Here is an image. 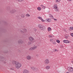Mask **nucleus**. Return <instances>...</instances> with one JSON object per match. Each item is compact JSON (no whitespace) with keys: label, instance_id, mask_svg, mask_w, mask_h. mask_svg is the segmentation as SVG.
I'll return each mask as SVG.
<instances>
[{"label":"nucleus","instance_id":"f257e3e1","mask_svg":"<svg viewBox=\"0 0 73 73\" xmlns=\"http://www.w3.org/2000/svg\"><path fill=\"white\" fill-rule=\"evenodd\" d=\"M38 27L40 30L41 31H44L46 30V27L44 26H43L41 24H39L38 25Z\"/></svg>","mask_w":73,"mask_h":73},{"label":"nucleus","instance_id":"f03ea898","mask_svg":"<svg viewBox=\"0 0 73 73\" xmlns=\"http://www.w3.org/2000/svg\"><path fill=\"white\" fill-rule=\"evenodd\" d=\"M15 64V67L17 69H19L21 67V64L19 62H17Z\"/></svg>","mask_w":73,"mask_h":73},{"label":"nucleus","instance_id":"7ed1b4c3","mask_svg":"<svg viewBox=\"0 0 73 73\" xmlns=\"http://www.w3.org/2000/svg\"><path fill=\"white\" fill-rule=\"evenodd\" d=\"M68 72H71V73H73V68L71 67H68Z\"/></svg>","mask_w":73,"mask_h":73},{"label":"nucleus","instance_id":"20e7f679","mask_svg":"<svg viewBox=\"0 0 73 73\" xmlns=\"http://www.w3.org/2000/svg\"><path fill=\"white\" fill-rule=\"evenodd\" d=\"M30 68L31 70H34V71H38V68H37L35 67H30Z\"/></svg>","mask_w":73,"mask_h":73},{"label":"nucleus","instance_id":"39448f33","mask_svg":"<svg viewBox=\"0 0 73 73\" xmlns=\"http://www.w3.org/2000/svg\"><path fill=\"white\" fill-rule=\"evenodd\" d=\"M37 46H35L30 48L29 50H35V49H37Z\"/></svg>","mask_w":73,"mask_h":73},{"label":"nucleus","instance_id":"423d86ee","mask_svg":"<svg viewBox=\"0 0 73 73\" xmlns=\"http://www.w3.org/2000/svg\"><path fill=\"white\" fill-rule=\"evenodd\" d=\"M44 62L46 64H49L50 63V62L49 59H46L44 60Z\"/></svg>","mask_w":73,"mask_h":73},{"label":"nucleus","instance_id":"0eeeda50","mask_svg":"<svg viewBox=\"0 0 73 73\" xmlns=\"http://www.w3.org/2000/svg\"><path fill=\"white\" fill-rule=\"evenodd\" d=\"M29 39L30 41H33V40H34V38L32 36H30L29 37Z\"/></svg>","mask_w":73,"mask_h":73},{"label":"nucleus","instance_id":"6e6552de","mask_svg":"<svg viewBox=\"0 0 73 73\" xmlns=\"http://www.w3.org/2000/svg\"><path fill=\"white\" fill-rule=\"evenodd\" d=\"M63 41L64 43H70V42H69L68 40H64Z\"/></svg>","mask_w":73,"mask_h":73},{"label":"nucleus","instance_id":"1a4fd4ad","mask_svg":"<svg viewBox=\"0 0 73 73\" xmlns=\"http://www.w3.org/2000/svg\"><path fill=\"white\" fill-rule=\"evenodd\" d=\"M27 60H29L31 59V56L29 55L27 57Z\"/></svg>","mask_w":73,"mask_h":73},{"label":"nucleus","instance_id":"9d476101","mask_svg":"<svg viewBox=\"0 0 73 73\" xmlns=\"http://www.w3.org/2000/svg\"><path fill=\"white\" fill-rule=\"evenodd\" d=\"M16 10L14 9L10 11V12L11 13H14L16 12Z\"/></svg>","mask_w":73,"mask_h":73},{"label":"nucleus","instance_id":"9b49d317","mask_svg":"<svg viewBox=\"0 0 73 73\" xmlns=\"http://www.w3.org/2000/svg\"><path fill=\"white\" fill-rule=\"evenodd\" d=\"M23 73H29V72L27 70H23Z\"/></svg>","mask_w":73,"mask_h":73},{"label":"nucleus","instance_id":"f8f14e48","mask_svg":"<svg viewBox=\"0 0 73 73\" xmlns=\"http://www.w3.org/2000/svg\"><path fill=\"white\" fill-rule=\"evenodd\" d=\"M46 68L47 70H48L50 68V66H47L46 67Z\"/></svg>","mask_w":73,"mask_h":73},{"label":"nucleus","instance_id":"ddd939ff","mask_svg":"<svg viewBox=\"0 0 73 73\" xmlns=\"http://www.w3.org/2000/svg\"><path fill=\"white\" fill-rule=\"evenodd\" d=\"M54 37V36L50 34L48 35V37L49 38H52V37Z\"/></svg>","mask_w":73,"mask_h":73},{"label":"nucleus","instance_id":"4468645a","mask_svg":"<svg viewBox=\"0 0 73 73\" xmlns=\"http://www.w3.org/2000/svg\"><path fill=\"white\" fill-rule=\"evenodd\" d=\"M18 42L19 44H22V43H23V41L21 40H19L18 41Z\"/></svg>","mask_w":73,"mask_h":73},{"label":"nucleus","instance_id":"2eb2a0df","mask_svg":"<svg viewBox=\"0 0 73 73\" xmlns=\"http://www.w3.org/2000/svg\"><path fill=\"white\" fill-rule=\"evenodd\" d=\"M17 62L15 61H12V64H15V65H16V63H17Z\"/></svg>","mask_w":73,"mask_h":73},{"label":"nucleus","instance_id":"dca6fc26","mask_svg":"<svg viewBox=\"0 0 73 73\" xmlns=\"http://www.w3.org/2000/svg\"><path fill=\"white\" fill-rule=\"evenodd\" d=\"M51 30H52V29H51V28H50V27H48V28L47 31L48 32H50V31H51Z\"/></svg>","mask_w":73,"mask_h":73},{"label":"nucleus","instance_id":"f3484780","mask_svg":"<svg viewBox=\"0 0 73 73\" xmlns=\"http://www.w3.org/2000/svg\"><path fill=\"white\" fill-rule=\"evenodd\" d=\"M49 17H50L51 19H53V16L52 14H49Z\"/></svg>","mask_w":73,"mask_h":73},{"label":"nucleus","instance_id":"a211bd4d","mask_svg":"<svg viewBox=\"0 0 73 73\" xmlns=\"http://www.w3.org/2000/svg\"><path fill=\"white\" fill-rule=\"evenodd\" d=\"M51 21H52V20L50 19H47V22H48V23L50 22Z\"/></svg>","mask_w":73,"mask_h":73},{"label":"nucleus","instance_id":"6ab92c4d","mask_svg":"<svg viewBox=\"0 0 73 73\" xmlns=\"http://www.w3.org/2000/svg\"><path fill=\"white\" fill-rule=\"evenodd\" d=\"M55 11H56V12H58L59 11V9H58V8H56L55 9Z\"/></svg>","mask_w":73,"mask_h":73},{"label":"nucleus","instance_id":"aec40b11","mask_svg":"<svg viewBox=\"0 0 73 73\" xmlns=\"http://www.w3.org/2000/svg\"><path fill=\"white\" fill-rule=\"evenodd\" d=\"M25 14H22L21 15V17L22 18H24L25 17Z\"/></svg>","mask_w":73,"mask_h":73},{"label":"nucleus","instance_id":"412c9836","mask_svg":"<svg viewBox=\"0 0 73 73\" xmlns=\"http://www.w3.org/2000/svg\"><path fill=\"white\" fill-rule=\"evenodd\" d=\"M32 44V42L31 41H29L28 42V45H31Z\"/></svg>","mask_w":73,"mask_h":73},{"label":"nucleus","instance_id":"4be33fe9","mask_svg":"<svg viewBox=\"0 0 73 73\" xmlns=\"http://www.w3.org/2000/svg\"><path fill=\"white\" fill-rule=\"evenodd\" d=\"M54 8H55V9H56V8H57L58 7H57V5H54Z\"/></svg>","mask_w":73,"mask_h":73},{"label":"nucleus","instance_id":"5701e85b","mask_svg":"<svg viewBox=\"0 0 73 73\" xmlns=\"http://www.w3.org/2000/svg\"><path fill=\"white\" fill-rule=\"evenodd\" d=\"M37 9L38 11H41V8L40 7H38L37 8Z\"/></svg>","mask_w":73,"mask_h":73},{"label":"nucleus","instance_id":"b1692460","mask_svg":"<svg viewBox=\"0 0 73 73\" xmlns=\"http://www.w3.org/2000/svg\"><path fill=\"white\" fill-rule=\"evenodd\" d=\"M70 31L73 30V27H71L70 28Z\"/></svg>","mask_w":73,"mask_h":73},{"label":"nucleus","instance_id":"393cba45","mask_svg":"<svg viewBox=\"0 0 73 73\" xmlns=\"http://www.w3.org/2000/svg\"><path fill=\"white\" fill-rule=\"evenodd\" d=\"M52 44H53L54 45H56V42H55V41H53L52 42Z\"/></svg>","mask_w":73,"mask_h":73},{"label":"nucleus","instance_id":"a878e982","mask_svg":"<svg viewBox=\"0 0 73 73\" xmlns=\"http://www.w3.org/2000/svg\"><path fill=\"white\" fill-rule=\"evenodd\" d=\"M37 18L39 20H40L42 19V18L41 17H37Z\"/></svg>","mask_w":73,"mask_h":73},{"label":"nucleus","instance_id":"bb28decb","mask_svg":"<svg viewBox=\"0 0 73 73\" xmlns=\"http://www.w3.org/2000/svg\"><path fill=\"white\" fill-rule=\"evenodd\" d=\"M56 42H58V43H60V41L58 40H56Z\"/></svg>","mask_w":73,"mask_h":73},{"label":"nucleus","instance_id":"cd10ccee","mask_svg":"<svg viewBox=\"0 0 73 73\" xmlns=\"http://www.w3.org/2000/svg\"><path fill=\"white\" fill-rule=\"evenodd\" d=\"M42 22H45V21L42 18L40 20Z\"/></svg>","mask_w":73,"mask_h":73},{"label":"nucleus","instance_id":"c85d7f7f","mask_svg":"<svg viewBox=\"0 0 73 73\" xmlns=\"http://www.w3.org/2000/svg\"><path fill=\"white\" fill-rule=\"evenodd\" d=\"M26 16L27 17H30V15L28 14H27L26 15Z\"/></svg>","mask_w":73,"mask_h":73},{"label":"nucleus","instance_id":"c756f323","mask_svg":"<svg viewBox=\"0 0 73 73\" xmlns=\"http://www.w3.org/2000/svg\"><path fill=\"white\" fill-rule=\"evenodd\" d=\"M60 1V0H56V2L57 3H58V2H59Z\"/></svg>","mask_w":73,"mask_h":73},{"label":"nucleus","instance_id":"7c9ffc66","mask_svg":"<svg viewBox=\"0 0 73 73\" xmlns=\"http://www.w3.org/2000/svg\"><path fill=\"white\" fill-rule=\"evenodd\" d=\"M33 30L34 31H35V32H36L37 31V29H36L35 28L33 29Z\"/></svg>","mask_w":73,"mask_h":73},{"label":"nucleus","instance_id":"2f4dec72","mask_svg":"<svg viewBox=\"0 0 73 73\" xmlns=\"http://www.w3.org/2000/svg\"><path fill=\"white\" fill-rule=\"evenodd\" d=\"M23 31H24L25 32H27V29H23Z\"/></svg>","mask_w":73,"mask_h":73},{"label":"nucleus","instance_id":"473e14b6","mask_svg":"<svg viewBox=\"0 0 73 73\" xmlns=\"http://www.w3.org/2000/svg\"><path fill=\"white\" fill-rule=\"evenodd\" d=\"M53 41V39L52 38H51L50 40V42H52V41Z\"/></svg>","mask_w":73,"mask_h":73},{"label":"nucleus","instance_id":"72a5a7b5","mask_svg":"<svg viewBox=\"0 0 73 73\" xmlns=\"http://www.w3.org/2000/svg\"><path fill=\"white\" fill-rule=\"evenodd\" d=\"M20 32L21 33H24V31H21V30L20 31Z\"/></svg>","mask_w":73,"mask_h":73},{"label":"nucleus","instance_id":"f704fd0d","mask_svg":"<svg viewBox=\"0 0 73 73\" xmlns=\"http://www.w3.org/2000/svg\"><path fill=\"white\" fill-rule=\"evenodd\" d=\"M71 36H72V37H73V33H72L70 34Z\"/></svg>","mask_w":73,"mask_h":73},{"label":"nucleus","instance_id":"c9c22d12","mask_svg":"<svg viewBox=\"0 0 73 73\" xmlns=\"http://www.w3.org/2000/svg\"><path fill=\"white\" fill-rule=\"evenodd\" d=\"M60 47L61 48H64V46H63L62 45H61L60 46Z\"/></svg>","mask_w":73,"mask_h":73},{"label":"nucleus","instance_id":"e433bc0d","mask_svg":"<svg viewBox=\"0 0 73 73\" xmlns=\"http://www.w3.org/2000/svg\"><path fill=\"white\" fill-rule=\"evenodd\" d=\"M54 19L55 21H57V20L56 19Z\"/></svg>","mask_w":73,"mask_h":73},{"label":"nucleus","instance_id":"4c0bfd02","mask_svg":"<svg viewBox=\"0 0 73 73\" xmlns=\"http://www.w3.org/2000/svg\"><path fill=\"white\" fill-rule=\"evenodd\" d=\"M25 36H26L25 34H24L22 36H23V37H25Z\"/></svg>","mask_w":73,"mask_h":73},{"label":"nucleus","instance_id":"58836bf2","mask_svg":"<svg viewBox=\"0 0 73 73\" xmlns=\"http://www.w3.org/2000/svg\"><path fill=\"white\" fill-rule=\"evenodd\" d=\"M40 6L41 7H42V8L44 6V5H40Z\"/></svg>","mask_w":73,"mask_h":73},{"label":"nucleus","instance_id":"ea45409f","mask_svg":"<svg viewBox=\"0 0 73 73\" xmlns=\"http://www.w3.org/2000/svg\"><path fill=\"white\" fill-rule=\"evenodd\" d=\"M42 9H45V6H43L42 7Z\"/></svg>","mask_w":73,"mask_h":73},{"label":"nucleus","instance_id":"a19ab883","mask_svg":"<svg viewBox=\"0 0 73 73\" xmlns=\"http://www.w3.org/2000/svg\"><path fill=\"white\" fill-rule=\"evenodd\" d=\"M58 51V50H57V49H55V52H57Z\"/></svg>","mask_w":73,"mask_h":73},{"label":"nucleus","instance_id":"79ce46f5","mask_svg":"<svg viewBox=\"0 0 73 73\" xmlns=\"http://www.w3.org/2000/svg\"><path fill=\"white\" fill-rule=\"evenodd\" d=\"M68 36H66V37H65V38H68Z\"/></svg>","mask_w":73,"mask_h":73},{"label":"nucleus","instance_id":"37998d69","mask_svg":"<svg viewBox=\"0 0 73 73\" xmlns=\"http://www.w3.org/2000/svg\"><path fill=\"white\" fill-rule=\"evenodd\" d=\"M72 49L73 50V47L72 48Z\"/></svg>","mask_w":73,"mask_h":73},{"label":"nucleus","instance_id":"c03bdc74","mask_svg":"<svg viewBox=\"0 0 73 73\" xmlns=\"http://www.w3.org/2000/svg\"><path fill=\"white\" fill-rule=\"evenodd\" d=\"M6 62H5V63H6Z\"/></svg>","mask_w":73,"mask_h":73},{"label":"nucleus","instance_id":"a18cd8bd","mask_svg":"<svg viewBox=\"0 0 73 73\" xmlns=\"http://www.w3.org/2000/svg\"><path fill=\"white\" fill-rule=\"evenodd\" d=\"M38 33H39L38 32Z\"/></svg>","mask_w":73,"mask_h":73}]
</instances>
